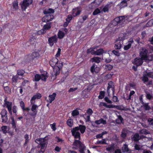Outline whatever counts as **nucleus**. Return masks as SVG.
<instances>
[{
	"label": "nucleus",
	"instance_id": "1",
	"mask_svg": "<svg viewBox=\"0 0 153 153\" xmlns=\"http://www.w3.org/2000/svg\"><path fill=\"white\" fill-rule=\"evenodd\" d=\"M73 147L76 149L79 148L80 149L79 150L80 152L81 153H84L83 150L85 147L79 140H75L73 144Z\"/></svg>",
	"mask_w": 153,
	"mask_h": 153
},
{
	"label": "nucleus",
	"instance_id": "47",
	"mask_svg": "<svg viewBox=\"0 0 153 153\" xmlns=\"http://www.w3.org/2000/svg\"><path fill=\"white\" fill-rule=\"evenodd\" d=\"M153 25V19L150 20L147 23L146 25L148 27H150Z\"/></svg>",
	"mask_w": 153,
	"mask_h": 153
},
{
	"label": "nucleus",
	"instance_id": "8",
	"mask_svg": "<svg viewBox=\"0 0 153 153\" xmlns=\"http://www.w3.org/2000/svg\"><path fill=\"white\" fill-rule=\"evenodd\" d=\"M57 41V38L56 35H54L49 38L48 43L51 47L53 46L54 43H56Z\"/></svg>",
	"mask_w": 153,
	"mask_h": 153
},
{
	"label": "nucleus",
	"instance_id": "49",
	"mask_svg": "<svg viewBox=\"0 0 153 153\" xmlns=\"http://www.w3.org/2000/svg\"><path fill=\"white\" fill-rule=\"evenodd\" d=\"M17 74L19 75L22 76L24 73V71L22 70H19L17 71Z\"/></svg>",
	"mask_w": 153,
	"mask_h": 153
},
{
	"label": "nucleus",
	"instance_id": "11",
	"mask_svg": "<svg viewBox=\"0 0 153 153\" xmlns=\"http://www.w3.org/2000/svg\"><path fill=\"white\" fill-rule=\"evenodd\" d=\"M4 105L8 109V111L10 114H12V103L6 101V100H4Z\"/></svg>",
	"mask_w": 153,
	"mask_h": 153
},
{
	"label": "nucleus",
	"instance_id": "31",
	"mask_svg": "<svg viewBox=\"0 0 153 153\" xmlns=\"http://www.w3.org/2000/svg\"><path fill=\"white\" fill-rule=\"evenodd\" d=\"M10 129V128L7 126H3L1 127V129L2 131L4 133H6L7 132V130Z\"/></svg>",
	"mask_w": 153,
	"mask_h": 153
},
{
	"label": "nucleus",
	"instance_id": "58",
	"mask_svg": "<svg viewBox=\"0 0 153 153\" xmlns=\"http://www.w3.org/2000/svg\"><path fill=\"white\" fill-rule=\"evenodd\" d=\"M50 126L53 130V131H55L56 130V128L55 127V123H53V124H51Z\"/></svg>",
	"mask_w": 153,
	"mask_h": 153
},
{
	"label": "nucleus",
	"instance_id": "50",
	"mask_svg": "<svg viewBox=\"0 0 153 153\" xmlns=\"http://www.w3.org/2000/svg\"><path fill=\"white\" fill-rule=\"evenodd\" d=\"M123 120V119L122 117L120 116H118V119L116 120V121L118 123H120L122 122Z\"/></svg>",
	"mask_w": 153,
	"mask_h": 153
},
{
	"label": "nucleus",
	"instance_id": "6",
	"mask_svg": "<svg viewBox=\"0 0 153 153\" xmlns=\"http://www.w3.org/2000/svg\"><path fill=\"white\" fill-rule=\"evenodd\" d=\"M93 111L91 108L88 109L85 114L84 115V117L85 119L86 122H89L90 121V116L92 114Z\"/></svg>",
	"mask_w": 153,
	"mask_h": 153
},
{
	"label": "nucleus",
	"instance_id": "54",
	"mask_svg": "<svg viewBox=\"0 0 153 153\" xmlns=\"http://www.w3.org/2000/svg\"><path fill=\"white\" fill-rule=\"evenodd\" d=\"M25 144H27L29 141V136L27 134H26L25 136Z\"/></svg>",
	"mask_w": 153,
	"mask_h": 153
},
{
	"label": "nucleus",
	"instance_id": "44",
	"mask_svg": "<svg viewBox=\"0 0 153 153\" xmlns=\"http://www.w3.org/2000/svg\"><path fill=\"white\" fill-rule=\"evenodd\" d=\"M140 132L141 134H146L149 133V132L148 131L146 130L145 129H143L141 130L140 131Z\"/></svg>",
	"mask_w": 153,
	"mask_h": 153
},
{
	"label": "nucleus",
	"instance_id": "61",
	"mask_svg": "<svg viewBox=\"0 0 153 153\" xmlns=\"http://www.w3.org/2000/svg\"><path fill=\"white\" fill-rule=\"evenodd\" d=\"M61 150V148L60 147L58 146H56L54 149L55 151L57 152H59Z\"/></svg>",
	"mask_w": 153,
	"mask_h": 153
},
{
	"label": "nucleus",
	"instance_id": "41",
	"mask_svg": "<svg viewBox=\"0 0 153 153\" xmlns=\"http://www.w3.org/2000/svg\"><path fill=\"white\" fill-rule=\"evenodd\" d=\"M146 97L147 99L149 100L153 99V96L151 94L147 93Z\"/></svg>",
	"mask_w": 153,
	"mask_h": 153
},
{
	"label": "nucleus",
	"instance_id": "36",
	"mask_svg": "<svg viewBox=\"0 0 153 153\" xmlns=\"http://www.w3.org/2000/svg\"><path fill=\"white\" fill-rule=\"evenodd\" d=\"M39 53L37 52H33L31 54V56L32 59H33L35 58L39 57Z\"/></svg>",
	"mask_w": 153,
	"mask_h": 153
},
{
	"label": "nucleus",
	"instance_id": "45",
	"mask_svg": "<svg viewBox=\"0 0 153 153\" xmlns=\"http://www.w3.org/2000/svg\"><path fill=\"white\" fill-rule=\"evenodd\" d=\"M40 79H41V75H40L38 74H36L35 76V81H38Z\"/></svg>",
	"mask_w": 153,
	"mask_h": 153
},
{
	"label": "nucleus",
	"instance_id": "38",
	"mask_svg": "<svg viewBox=\"0 0 153 153\" xmlns=\"http://www.w3.org/2000/svg\"><path fill=\"white\" fill-rule=\"evenodd\" d=\"M73 121V120L72 119H68L67 121V124L69 127H71L72 126Z\"/></svg>",
	"mask_w": 153,
	"mask_h": 153
},
{
	"label": "nucleus",
	"instance_id": "43",
	"mask_svg": "<svg viewBox=\"0 0 153 153\" xmlns=\"http://www.w3.org/2000/svg\"><path fill=\"white\" fill-rule=\"evenodd\" d=\"M127 133V130L126 129L123 130L122 132L121 136L123 138H124L126 136V133Z\"/></svg>",
	"mask_w": 153,
	"mask_h": 153
},
{
	"label": "nucleus",
	"instance_id": "27",
	"mask_svg": "<svg viewBox=\"0 0 153 153\" xmlns=\"http://www.w3.org/2000/svg\"><path fill=\"white\" fill-rule=\"evenodd\" d=\"M101 59L98 57H95L90 59V61L92 62L99 63L100 62Z\"/></svg>",
	"mask_w": 153,
	"mask_h": 153
},
{
	"label": "nucleus",
	"instance_id": "35",
	"mask_svg": "<svg viewBox=\"0 0 153 153\" xmlns=\"http://www.w3.org/2000/svg\"><path fill=\"white\" fill-rule=\"evenodd\" d=\"M79 130H80L81 133H83L84 132L85 130V126L83 125H79Z\"/></svg>",
	"mask_w": 153,
	"mask_h": 153
},
{
	"label": "nucleus",
	"instance_id": "62",
	"mask_svg": "<svg viewBox=\"0 0 153 153\" xmlns=\"http://www.w3.org/2000/svg\"><path fill=\"white\" fill-rule=\"evenodd\" d=\"M147 76L149 77H150L152 78H153V72H149L147 73Z\"/></svg>",
	"mask_w": 153,
	"mask_h": 153
},
{
	"label": "nucleus",
	"instance_id": "39",
	"mask_svg": "<svg viewBox=\"0 0 153 153\" xmlns=\"http://www.w3.org/2000/svg\"><path fill=\"white\" fill-rule=\"evenodd\" d=\"M122 150L124 152H128L129 150L126 144L123 145L122 147Z\"/></svg>",
	"mask_w": 153,
	"mask_h": 153
},
{
	"label": "nucleus",
	"instance_id": "18",
	"mask_svg": "<svg viewBox=\"0 0 153 153\" xmlns=\"http://www.w3.org/2000/svg\"><path fill=\"white\" fill-rule=\"evenodd\" d=\"M123 44V41H120L117 40L114 46L115 48L117 49H120L122 47V45Z\"/></svg>",
	"mask_w": 153,
	"mask_h": 153
},
{
	"label": "nucleus",
	"instance_id": "4",
	"mask_svg": "<svg viewBox=\"0 0 153 153\" xmlns=\"http://www.w3.org/2000/svg\"><path fill=\"white\" fill-rule=\"evenodd\" d=\"M51 27V23H46L44 25L43 28L40 30L37 33L39 35L44 34L46 33L47 30H49Z\"/></svg>",
	"mask_w": 153,
	"mask_h": 153
},
{
	"label": "nucleus",
	"instance_id": "40",
	"mask_svg": "<svg viewBox=\"0 0 153 153\" xmlns=\"http://www.w3.org/2000/svg\"><path fill=\"white\" fill-rule=\"evenodd\" d=\"M79 111L76 109L73 110L72 113V116L73 117L79 114Z\"/></svg>",
	"mask_w": 153,
	"mask_h": 153
},
{
	"label": "nucleus",
	"instance_id": "3",
	"mask_svg": "<svg viewBox=\"0 0 153 153\" xmlns=\"http://www.w3.org/2000/svg\"><path fill=\"white\" fill-rule=\"evenodd\" d=\"M62 65L63 64L62 63H59V65L57 63L55 68H53V71L52 74L53 77H54L53 78H55L56 76L59 74V70Z\"/></svg>",
	"mask_w": 153,
	"mask_h": 153
},
{
	"label": "nucleus",
	"instance_id": "64",
	"mask_svg": "<svg viewBox=\"0 0 153 153\" xmlns=\"http://www.w3.org/2000/svg\"><path fill=\"white\" fill-rule=\"evenodd\" d=\"M147 60L150 61L153 60V54L149 56H148Z\"/></svg>",
	"mask_w": 153,
	"mask_h": 153
},
{
	"label": "nucleus",
	"instance_id": "26",
	"mask_svg": "<svg viewBox=\"0 0 153 153\" xmlns=\"http://www.w3.org/2000/svg\"><path fill=\"white\" fill-rule=\"evenodd\" d=\"M100 68L96 67L95 65H93L91 68V71L92 72L98 73L100 71Z\"/></svg>",
	"mask_w": 153,
	"mask_h": 153
},
{
	"label": "nucleus",
	"instance_id": "55",
	"mask_svg": "<svg viewBox=\"0 0 153 153\" xmlns=\"http://www.w3.org/2000/svg\"><path fill=\"white\" fill-rule=\"evenodd\" d=\"M114 149L113 145H111L106 148V150L108 151H111Z\"/></svg>",
	"mask_w": 153,
	"mask_h": 153
},
{
	"label": "nucleus",
	"instance_id": "63",
	"mask_svg": "<svg viewBox=\"0 0 153 153\" xmlns=\"http://www.w3.org/2000/svg\"><path fill=\"white\" fill-rule=\"evenodd\" d=\"M105 101L109 103H112V101L110 100L107 97H105Z\"/></svg>",
	"mask_w": 153,
	"mask_h": 153
},
{
	"label": "nucleus",
	"instance_id": "16",
	"mask_svg": "<svg viewBox=\"0 0 153 153\" xmlns=\"http://www.w3.org/2000/svg\"><path fill=\"white\" fill-rule=\"evenodd\" d=\"M58 62V59L56 58H52L50 61V64L52 67L54 66L55 68Z\"/></svg>",
	"mask_w": 153,
	"mask_h": 153
},
{
	"label": "nucleus",
	"instance_id": "42",
	"mask_svg": "<svg viewBox=\"0 0 153 153\" xmlns=\"http://www.w3.org/2000/svg\"><path fill=\"white\" fill-rule=\"evenodd\" d=\"M120 5L122 7L126 6H127V1L126 0L123 1L120 3Z\"/></svg>",
	"mask_w": 153,
	"mask_h": 153
},
{
	"label": "nucleus",
	"instance_id": "9",
	"mask_svg": "<svg viewBox=\"0 0 153 153\" xmlns=\"http://www.w3.org/2000/svg\"><path fill=\"white\" fill-rule=\"evenodd\" d=\"M147 51L145 49H143L140 53V56L143 60H147L148 56H147Z\"/></svg>",
	"mask_w": 153,
	"mask_h": 153
},
{
	"label": "nucleus",
	"instance_id": "32",
	"mask_svg": "<svg viewBox=\"0 0 153 153\" xmlns=\"http://www.w3.org/2000/svg\"><path fill=\"white\" fill-rule=\"evenodd\" d=\"M104 52L102 49H100L96 51L95 54L97 55H100Z\"/></svg>",
	"mask_w": 153,
	"mask_h": 153
},
{
	"label": "nucleus",
	"instance_id": "56",
	"mask_svg": "<svg viewBox=\"0 0 153 153\" xmlns=\"http://www.w3.org/2000/svg\"><path fill=\"white\" fill-rule=\"evenodd\" d=\"M113 67L110 65H108L106 66L105 68L107 70H110L112 69Z\"/></svg>",
	"mask_w": 153,
	"mask_h": 153
},
{
	"label": "nucleus",
	"instance_id": "22",
	"mask_svg": "<svg viewBox=\"0 0 153 153\" xmlns=\"http://www.w3.org/2000/svg\"><path fill=\"white\" fill-rule=\"evenodd\" d=\"M148 76H147L146 73L145 72L143 74V77H142V80L145 83H147L148 82Z\"/></svg>",
	"mask_w": 153,
	"mask_h": 153
},
{
	"label": "nucleus",
	"instance_id": "15",
	"mask_svg": "<svg viewBox=\"0 0 153 153\" xmlns=\"http://www.w3.org/2000/svg\"><path fill=\"white\" fill-rule=\"evenodd\" d=\"M81 12V10L80 8H76L73 9L72 12V16L73 17H75L79 15Z\"/></svg>",
	"mask_w": 153,
	"mask_h": 153
},
{
	"label": "nucleus",
	"instance_id": "57",
	"mask_svg": "<svg viewBox=\"0 0 153 153\" xmlns=\"http://www.w3.org/2000/svg\"><path fill=\"white\" fill-rule=\"evenodd\" d=\"M148 122L149 123V124L151 125H153V119L149 118L148 119Z\"/></svg>",
	"mask_w": 153,
	"mask_h": 153
},
{
	"label": "nucleus",
	"instance_id": "23",
	"mask_svg": "<svg viewBox=\"0 0 153 153\" xmlns=\"http://www.w3.org/2000/svg\"><path fill=\"white\" fill-rule=\"evenodd\" d=\"M108 86L107 88V92L109 94V91L110 88H111V89L113 93L114 92V88L113 87L114 85L113 83L112 82H110L108 83Z\"/></svg>",
	"mask_w": 153,
	"mask_h": 153
},
{
	"label": "nucleus",
	"instance_id": "5",
	"mask_svg": "<svg viewBox=\"0 0 153 153\" xmlns=\"http://www.w3.org/2000/svg\"><path fill=\"white\" fill-rule=\"evenodd\" d=\"M79 131V128L78 127H76L71 131L72 134L75 139H79L80 138V134Z\"/></svg>",
	"mask_w": 153,
	"mask_h": 153
},
{
	"label": "nucleus",
	"instance_id": "2",
	"mask_svg": "<svg viewBox=\"0 0 153 153\" xmlns=\"http://www.w3.org/2000/svg\"><path fill=\"white\" fill-rule=\"evenodd\" d=\"M35 142L40 145L41 150H45V149L47 144L44 138L37 139L36 140Z\"/></svg>",
	"mask_w": 153,
	"mask_h": 153
},
{
	"label": "nucleus",
	"instance_id": "21",
	"mask_svg": "<svg viewBox=\"0 0 153 153\" xmlns=\"http://www.w3.org/2000/svg\"><path fill=\"white\" fill-rule=\"evenodd\" d=\"M48 75L46 71H44L41 75V79L43 81H46L48 78Z\"/></svg>",
	"mask_w": 153,
	"mask_h": 153
},
{
	"label": "nucleus",
	"instance_id": "17",
	"mask_svg": "<svg viewBox=\"0 0 153 153\" xmlns=\"http://www.w3.org/2000/svg\"><path fill=\"white\" fill-rule=\"evenodd\" d=\"M41 97V94H37L33 96L30 100V102L31 104H33L35 102V100L36 99H39Z\"/></svg>",
	"mask_w": 153,
	"mask_h": 153
},
{
	"label": "nucleus",
	"instance_id": "24",
	"mask_svg": "<svg viewBox=\"0 0 153 153\" xmlns=\"http://www.w3.org/2000/svg\"><path fill=\"white\" fill-rule=\"evenodd\" d=\"M51 16L50 15L45 16L42 18V21L43 22H47L51 20Z\"/></svg>",
	"mask_w": 153,
	"mask_h": 153
},
{
	"label": "nucleus",
	"instance_id": "29",
	"mask_svg": "<svg viewBox=\"0 0 153 153\" xmlns=\"http://www.w3.org/2000/svg\"><path fill=\"white\" fill-rule=\"evenodd\" d=\"M102 105L103 106L105 107L106 108H116L118 109L119 107L117 106H116L113 105H107L105 103H102Z\"/></svg>",
	"mask_w": 153,
	"mask_h": 153
},
{
	"label": "nucleus",
	"instance_id": "28",
	"mask_svg": "<svg viewBox=\"0 0 153 153\" xmlns=\"http://www.w3.org/2000/svg\"><path fill=\"white\" fill-rule=\"evenodd\" d=\"M18 2L17 1H14L13 3V11L17 10L18 8Z\"/></svg>",
	"mask_w": 153,
	"mask_h": 153
},
{
	"label": "nucleus",
	"instance_id": "59",
	"mask_svg": "<svg viewBox=\"0 0 153 153\" xmlns=\"http://www.w3.org/2000/svg\"><path fill=\"white\" fill-rule=\"evenodd\" d=\"M97 143H101V144H104L105 143V139H102L101 140H99L97 141Z\"/></svg>",
	"mask_w": 153,
	"mask_h": 153
},
{
	"label": "nucleus",
	"instance_id": "25",
	"mask_svg": "<svg viewBox=\"0 0 153 153\" xmlns=\"http://www.w3.org/2000/svg\"><path fill=\"white\" fill-rule=\"evenodd\" d=\"M133 42V40L132 39H131V40L128 42V44L127 45L125 46L124 47V49L125 50H127L130 48Z\"/></svg>",
	"mask_w": 153,
	"mask_h": 153
},
{
	"label": "nucleus",
	"instance_id": "14",
	"mask_svg": "<svg viewBox=\"0 0 153 153\" xmlns=\"http://www.w3.org/2000/svg\"><path fill=\"white\" fill-rule=\"evenodd\" d=\"M132 63L137 66H139L142 64L143 63V59L140 58H135Z\"/></svg>",
	"mask_w": 153,
	"mask_h": 153
},
{
	"label": "nucleus",
	"instance_id": "60",
	"mask_svg": "<svg viewBox=\"0 0 153 153\" xmlns=\"http://www.w3.org/2000/svg\"><path fill=\"white\" fill-rule=\"evenodd\" d=\"M12 125L13 128H15L16 127V124L14 119L13 118L12 121Z\"/></svg>",
	"mask_w": 153,
	"mask_h": 153
},
{
	"label": "nucleus",
	"instance_id": "13",
	"mask_svg": "<svg viewBox=\"0 0 153 153\" xmlns=\"http://www.w3.org/2000/svg\"><path fill=\"white\" fill-rule=\"evenodd\" d=\"M66 29H65L63 30H59L57 33L58 37L59 39H62L64 38L66 34Z\"/></svg>",
	"mask_w": 153,
	"mask_h": 153
},
{
	"label": "nucleus",
	"instance_id": "7",
	"mask_svg": "<svg viewBox=\"0 0 153 153\" xmlns=\"http://www.w3.org/2000/svg\"><path fill=\"white\" fill-rule=\"evenodd\" d=\"M32 0H24L21 5L23 10H25L27 7L32 3Z\"/></svg>",
	"mask_w": 153,
	"mask_h": 153
},
{
	"label": "nucleus",
	"instance_id": "33",
	"mask_svg": "<svg viewBox=\"0 0 153 153\" xmlns=\"http://www.w3.org/2000/svg\"><path fill=\"white\" fill-rule=\"evenodd\" d=\"M95 48H91L88 49L87 51V53H91L92 54H95L96 51Z\"/></svg>",
	"mask_w": 153,
	"mask_h": 153
},
{
	"label": "nucleus",
	"instance_id": "51",
	"mask_svg": "<svg viewBox=\"0 0 153 153\" xmlns=\"http://www.w3.org/2000/svg\"><path fill=\"white\" fill-rule=\"evenodd\" d=\"M104 97V93L101 91L100 93V94L98 96V97L100 99H102Z\"/></svg>",
	"mask_w": 153,
	"mask_h": 153
},
{
	"label": "nucleus",
	"instance_id": "30",
	"mask_svg": "<svg viewBox=\"0 0 153 153\" xmlns=\"http://www.w3.org/2000/svg\"><path fill=\"white\" fill-rule=\"evenodd\" d=\"M95 123L97 124H103L106 123V121L105 120L102 119H100L99 120H96Z\"/></svg>",
	"mask_w": 153,
	"mask_h": 153
},
{
	"label": "nucleus",
	"instance_id": "37",
	"mask_svg": "<svg viewBox=\"0 0 153 153\" xmlns=\"http://www.w3.org/2000/svg\"><path fill=\"white\" fill-rule=\"evenodd\" d=\"M132 140L137 141L139 139V137L138 134H135L134 136L132 138Z\"/></svg>",
	"mask_w": 153,
	"mask_h": 153
},
{
	"label": "nucleus",
	"instance_id": "53",
	"mask_svg": "<svg viewBox=\"0 0 153 153\" xmlns=\"http://www.w3.org/2000/svg\"><path fill=\"white\" fill-rule=\"evenodd\" d=\"M73 17L71 15H69L66 19V21L69 22L72 19Z\"/></svg>",
	"mask_w": 153,
	"mask_h": 153
},
{
	"label": "nucleus",
	"instance_id": "48",
	"mask_svg": "<svg viewBox=\"0 0 153 153\" xmlns=\"http://www.w3.org/2000/svg\"><path fill=\"white\" fill-rule=\"evenodd\" d=\"M100 12V9L98 8H97L95 9L93 13V14L94 15H96Z\"/></svg>",
	"mask_w": 153,
	"mask_h": 153
},
{
	"label": "nucleus",
	"instance_id": "12",
	"mask_svg": "<svg viewBox=\"0 0 153 153\" xmlns=\"http://www.w3.org/2000/svg\"><path fill=\"white\" fill-rule=\"evenodd\" d=\"M2 119V122H6L7 120V111L5 109H3L1 113Z\"/></svg>",
	"mask_w": 153,
	"mask_h": 153
},
{
	"label": "nucleus",
	"instance_id": "34",
	"mask_svg": "<svg viewBox=\"0 0 153 153\" xmlns=\"http://www.w3.org/2000/svg\"><path fill=\"white\" fill-rule=\"evenodd\" d=\"M54 10H53L49 8L48 9H46L44 11V13L45 14H50L53 13Z\"/></svg>",
	"mask_w": 153,
	"mask_h": 153
},
{
	"label": "nucleus",
	"instance_id": "10",
	"mask_svg": "<svg viewBox=\"0 0 153 153\" xmlns=\"http://www.w3.org/2000/svg\"><path fill=\"white\" fill-rule=\"evenodd\" d=\"M32 105L31 107V110L32 112L30 113V115L32 116H35L37 113V108L38 107V106L35 104H32Z\"/></svg>",
	"mask_w": 153,
	"mask_h": 153
},
{
	"label": "nucleus",
	"instance_id": "20",
	"mask_svg": "<svg viewBox=\"0 0 153 153\" xmlns=\"http://www.w3.org/2000/svg\"><path fill=\"white\" fill-rule=\"evenodd\" d=\"M56 96V94L53 93L52 95H49V99L47 100V101L49 103H51L55 99V97Z\"/></svg>",
	"mask_w": 153,
	"mask_h": 153
},
{
	"label": "nucleus",
	"instance_id": "46",
	"mask_svg": "<svg viewBox=\"0 0 153 153\" xmlns=\"http://www.w3.org/2000/svg\"><path fill=\"white\" fill-rule=\"evenodd\" d=\"M118 17L120 19H119L120 23L123 22L124 21H125L126 19H127V17H125L124 16H120Z\"/></svg>",
	"mask_w": 153,
	"mask_h": 153
},
{
	"label": "nucleus",
	"instance_id": "52",
	"mask_svg": "<svg viewBox=\"0 0 153 153\" xmlns=\"http://www.w3.org/2000/svg\"><path fill=\"white\" fill-rule=\"evenodd\" d=\"M144 108H145V109L146 110H149L150 108V107L148 105V103H145L143 105Z\"/></svg>",
	"mask_w": 153,
	"mask_h": 153
},
{
	"label": "nucleus",
	"instance_id": "19",
	"mask_svg": "<svg viewBox=\"0 0 153 153\" xmlns=\"http://www.w3.org/2000/svg\"><path fill=\"white\" fill-rule=\"evenodd\" d=\"M127 38L128 37L126 34L121 33L120 35L119 36L117 40L120 41H122L123 42V41L126 39H127Z\"/></svg>",
	"mask_w": 153,
	"mask_h": 153
}]
</instances>
